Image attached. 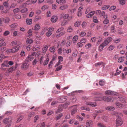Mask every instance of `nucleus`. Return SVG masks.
<instances>
[{
  "mask_svg": "<svg viewBox=\"0 0 127 127\" xmlns=\"http://www.w3.org/2000/svg\"><path fill=\"white\" fill-rule=\"evenodd\" d=\"M112 38L111 37H108L99 46V50L101 51L104 47L107 45L112 40Z\"/></svg>",
  "mask_w": 127,
  "mask_h": 127,
  "instance_id": "f257e3e1",
  "label": "nucleus"
},
{
  "mask_svg": "<svg viewBox=\"0 0 127 127\" xmlns=\"http://www.w3.org/2000/svg\"><path fill=\"white\" fill-rule=\"evenodd\" d=\"M116 116L118 118L116 120V126L118 127L121 126L123 124V121L121 117L119 116V115L121 116L122 114L120 113H117L115 114Z\"/></svg>",
  "mask_w": 127,
  "mask_h": 127,
  "instance_id": "f03ea898",
  "label": "nucleus"
},
{
  "mask_svg": "<svg viewBox=\"0 0 127 127\" xmlns=\"http://www.w3.org/2000/svg\"><path fill=\"white\" fill-rule=\"evenodd\" d=\"M12 118L9 117L8 118H6L3 120V122L6 124H7V126L9 127L11 126L12 123L11 122Z\"/></svg>",
  "mask_w": 127,
  "mask_h": 127,
  "instance_id": "7ed1b4c3",
  "label": "nucleus"
},
{
  "mask_svg": "<svg viewBox=\"0 0 127 127\" xmlns=\"http://www.w3.org/2000/svg\"><path fill=\"white\" fill-rule=\"evenodd\" d=\"M70 108L72 109L71 110V114L72 115H74L77 111V107L76 105L71 106Z\"/></svg>",
  "mask_w": 127,
  "mask_h": 127,
  "instance_id": "20e7f679",
  "label": "nucleus"
},
{
  "mask_svg": "<svg viewBox=\"0 0 127 127\" xmlns=\"http://www.w3.org/2000/svg\"><path fill=\"white\" fill-rule=\"evenodd\" d=\"M29 64L28 63L24 62L22 64L21 68L22 69L26 70L29 67Z\"/></svg>",
  "mask_w": 127,
  "mask_h": 127,
  "instance_id": "39448f33",
  "label": "nucleus"
},
{
  "mask_svg": "<svg viewBox=\"0 0 127 127\" xmlns=\"http://www.w3.org/2000/svg\"><path fill=\"white\" fill-rule=\"evenodd\" d=\"M62 16L63 17L64 19H68V20H70L72 18V16H71L69 17V15L68 14H63Z\"/></svg>",
  "mask_w": 127,
  "mask_h": 127,
  "instance_id": "423d86ee",
  "label": "nucleus"
},
{
  "mask_svg": "<svg viewBox=\"0 0 127 127\" xmlns=\"http://www.w3.org/2000/svg\"><path fill=\"white\" fill-rule=\"evenodd\" d=\"M20 47V46L19 45H18L17 46H15L13 47L12 48V52L13 53L17 52L19 50Z\"/></svg>",
  "mask_w": 127,
  "mask_h": 127,
  "instance_id": "0eeeda50",
  "label": "nucleus"
},
{
  "mask_svg": "<svg viewBox=\"0 0 127 127\" xmlns=\"http://www.w3.org/2000/svg\"><path fill=\"white\" fill-rule=\"evenodd\" d=\"M86 105H90L93 107H95L97 105V104L96 102H87L86 103Z\"/></svg>",
  "mask_w": 127,
  "mask_h": 127,
  "instance_id": "6e6552de",
  "label": "nucleus"
},
{
  "mask_svg": "<svg viewBox=\"0 0 127 127\" xmlns=\"http://www.w3.org/2000/svg\"><path fill=\"white\" fill-rule=\"evenodd\" d=\"M30 4V1L29 0L26 1V3H23L20 6V9L24 8L26 7V4L28 5Z\"/></svg>",
  "mask_w": 127,
  "mask_h": 127,
  "instance_id": "1a4fd4ad",
  "label": "nucleus"
},
{
  "mask_svg": "<svg viewBox=\"0 0 127 127\" xmlns=\"http://www.w3.org/2000/svg\"><path fill=\"white\" fill-rule=\"evenodd\" d=\"M16 68V66H12L10 68L8 69L7 72L8 73H11L14 70H15Z\"/></svg>",
  "mask_w": 127,
  "mask_h": 127,
  "instance_id": "9d476101",
  "label": "nucleus"
},
{
  "mask_svg": "<svg viewBox=\"0 0 127 127\" xmlns=\"http://www.w3.org/2000/svg\"><path fill=\"white\" fill-rule=\"evenodd\" d=\"M95 11H92L89 13L87 15V17L88 18H91L93 15L95 13Z\"/></svg>",
  "mask_w": 127,
  "mask_h": 127,
  "instance_id": "9b49d317",
  "label": "nucleus"
},
{
  "mask_svg": "<svg viewBox=\"0 0 127 127\" xmlns=\"http://www.w3.org/2000/svg\"><path fill=\"white\" fill-rule=\"evenodd\" d=\"M68 6L67 4H64L61 6L60 7V8L62 10H64L67 8Z\"/></svg>",
  "mask_w": 127,
  "mask_h": 127,
  "instance_id": "f8f14e48",
  "label": "nucleus"
},
{
  "mask_svg": "<svg viewBox=\"0 0 127 127\" xmlns=\"http://www.w3.org/2000/svg\"><path fill=\"white\" fill-rule=\"evenodd\" d=\"M102 99L103 100L107 102L110 101L111 100V98L105 96L102 97Z\"/></svg>",
  "mask_w": 127,
  "mask_h": 127,
  "instance_id": "ddd939ff",
  "label": "nucleus"
},
{
  "mask_svg": "<svg viewBox=\"0 0 127 127\" xmlns=\"http://www.w3.org/2000/svg\"><path fill=\"white\" fill-rule=\"evenodd\" d=\"M58 18L57 16H53L51 19V21L52 22H55L58 20Z\"/></svg>",
  "mask_w": 127,
  "mask_h": 127,
  "instance_id": "4468645a",
  "label": "nucleus"
},
{
  "mask_svg": "<svg viewBox=\"0 0 127 127\" xmlns=\"http://www.w3.org/2000/svg\"><path fill=\"white\" fill-rule=\"evenodd\" d=\"M64 105H61V106H59L56 111V113H57L58 112H60L62 111L63 109V107H64Z\"/></svg>",
  "mask_w": 127,
  "mask_h": 127,
  "instance_id": "2eb2a0df",
  "label": "nucleus"
},
{
  "mask_svg": "<svg viewBox=\"0 0 127 127\" xmlns=\"http://www.w3.org/2000/svg\"><path fill=\"white\" fill-rule=\"evenodd\" d=\"M115 104L117 107L122 108L123 107V105L119 102H117L115 103Z\"/></svg>",
  "mask_w": 127,
  "mask_h": 127,
  "instance_id": "dca6fc26",
  "label": "nucleus"
},
{
  "mask_svg": "<svg viewBox=\"0 0 127 127\" xmlns=\"http://www.w3.org/2000/svg\"><path fill=\"white\" fill-rule=\"evenodd\" d=\"M102 97H94L95 101H100L102 100Z\"/></svg>",
  "mask_w": 127,
  "mask_h": 127,
  "instance_id": "f3484780",
  "label": "nucleus"
},
{
  "mask_svg": "<svg viewBox=\"0 0 127 127\" xmlns=\"http://www.w3.org/2000/svg\"><path fill=\"white\" fill-rule=\"evenodd\" d=\"M78 36L76 35H75L73 38L72 39L73 42V43H75L78 39Z\"/></svg>",
  "mask_w": 127,
  "mask_h": 127,
  "instance_id": "a211bd4d",
  "label": "nucleus"
},
{
  "mask_svg": "<svg viewBox=\"0 0 127 127\" xmlns=\"http://www.w3.org/2000/svg\"><path fill=\"white\" fill-rule=\"evenodd\" d=\"M105 109L106 110H108L113 111L114 110L115 108L114 107L112 106H108L106 107Z\"/></svg>",
  "mask_w": 127,
  "mask_h": 127,
  "instance_id": "6ab92c4d",
  "label": "nucleus"
},
{
  "mask_svg": "<svg viewBox=\"0 0 127 127\" xmlns=\"http://www.w3.org/2000/svg\"><path fill=\"white\" fill-rule=\"evenodd\" d=\"M63 116V115L61 113L59 114L56 117V120L57 121L60 119Z\"/></svg>",
  "mask_w": 127,
  "mask_h": 127,
  "instance_id": "aec40b11",
  "label": "nucleus"
},
{
  "mask_svg": "<svg viewBox=\"0 0 127 127\" xmlns=\"http://www.w3.org/2000/svg\"><path fill=\"white\" fill-rule=\"evenodd\" d=\"M124 57H121L119 58L118 60V62L120 63L122 62L124 60Z\"/></svg>",
  "mask_w": 127,
  "mask_h": 127,
  "instance_id": "412c9836",
  "label": "nucleus"
},
{
  "mask_svg": "<svg viewBox=\"0 0 127 127\" xmlns=\"http://www.w3.org/2000/svg\"><path fill=\"white\" fill-rule=\"evenodd\" d=\"M67 97L66 96L62 97L60 99L61 101V102H63L65 101L67 99Z\"/></svg>",
  "mask_w": 127,
  "mask_h": 127,
  "instance_id": "4be33fe9",
  "label": "nucleus"
},
{
  "mask_svg": "<svg viewBox=\"0 0 127 127\" xmlns=\"http://www.w3.org/2000/svg\"><path fill=\"white\" fill-rule=\"evenodd\" d=\"M49 50L52 53H54L55 49L54 46H52L50 48Z\"/></svg>",
  "mask_w": 127,
  "mask_h": 127,
  "instance_id": "5701e85b",
  "label": "nucleus"
},
{
  "mask_svg": "<svg viewBox=\"0 0 127 127\" xmlns=\"http://www.w3.org/2000/svg\"><path fill=\"white\" fill-rule=\"evenodd\" d=\"M65 32H60V33L57 34L56 35L57 37H60L65 34Z\"/></svg>",
  "mask_w": 127,
  "mask_h": 127,
  "instance_id": "b1692460",
  "label": "nucleus"
},
{
  "mask_svg": "<svg viewBox=\"0 0 127 127\" xmlns=\"http://www.w3.org/2000/svg\"><path fill=\"white\" fill-rule=\"evenodd\" d=\"M48 48V47L47 46H45L42 49L43 53H45L47 50Z\"/></svg>",
  "mask_w": 127,
  "mask_h": 127,
  "instance_id": "393cba45",
  "label": "nucleus"
},
{
  "mask_svg": "<svg viewBox=\"0 0 127 127\" xmlns=\"http://www.w3.org/2000/svg\"><path fill=\"white\" fill-rule=\"evenodd\" d=\"M40 28V26L38 24H37L35 25L34 28V30L35 31H38Z\"/></svg>",
  "mask_w": 127,
  "mask_h": 127,
  "instance_id": "a878e982",
  "label": "nucleus"
},
{
  "mask_svg": "<svg viewBox=\"0 0 127 127\" xmlns=\"http://www.w3.org/2000/svg\"><path fill=\"white\" fill-rule=\"evenodd\" d=\"M81 109L82 110H85L88 111H90V109L89 108H87L85 106H82L81 107Z\"/></svg>",
  "mask_w": 127,
  "mask_h": 127,
  "instance_id": "bb28decb",
  "label": "nucleus"
},
{
  "mask_svg": "<svg viewBox=\"0 0 127 127\" xmlns=\"http://www.w3.org/2000/svg\"><path fill=\"white\" fill-rule=\"evenodd\" d=\"M1 65L6 67H8L9 65L8 64V62L7 61H5L4 63L1 64Z\"/></svg>",
  "mask_w": 127,
  "mask_h": 127,
  "instance_id": "cd10ccee",
  "label": "nucleus"
},
{
  "mask_svg": "<svg viewBox=\"0 0 127 127\" xmlns=\"http://www.w3.org/2000/svg\"><path fill=\"white\" fill-rule=\"evenodd\" d=\"M33 42V40L31 39H28L26 40V43L27 44H31Z\"/></svg>",
  "mask_w": 127,
  "mask_h": 127,
  "instance_id": "c85d7f7f",
  "label": "nucleus"
},
{
  "mask_svg": "<svg viewBox=\"0 0 127 127\" xmlns=\"http://www.w3.org/2000/svg\"><path fill=\"white\" fill-rule=\"evenodd\" d=\"M32 19H26V22L29 25H30L32 23Z\"/></svg>",
  "mask_w": 127,
  "mask_h": 127,
  "instance_id": "c756f323",
  "label": "nucleus"
},
{
  "mask_svg": "<svg viewBox=\"0 0 127 127\" xmlns=\"http://www.w3.org/2000/svg\"><path fill=\"white\" fill-rule=\"evenodd\" d=\"M34 112H31L28 115V120H30L31 117L32 116L34 115Z\"/></svg>",
  "mask_w": 127,
  "mask_h": 127,
  "instance_id": "7c9ffc66",
  "label": "nucleus"
},
{
  "mask_svg": "<svg viewBox=\"0 0 127 127\" xmlns=\"http://www.w3.org/2000/svg\"><path fill=\"white\" fill-rule=\"evenodd\" d=\"M110 7L109 5H105L102 7L101 9L103 10H106L108 8Z\"/></svg>",
  "mask_w": 127,
  "mask_h": 127,
  "instance_id": "2f4dec72",
  "label": "nucleus"
},
{
  "mask_svg": "<svg viewBox=\"0 0 127 127\" xmlns=\"http://www.w3.org/2000/svg\"><path fill=\"white\" fill-rule=\"evenodd\" d=\"M103 63L102 62H99L97 63H96L95 64V65L96 66H98L101 65H103Z\"/></svg>",
  "mask_w": 127,
  "mask_h": 127,
  "instance_id": "473e14b6",
  "label": "nucleus"
},
{
  "mask_svg": "<svg viewBox=\"0 0 127 127\" xmlns=\"http://www.w3.org/2000/svg\"><path fill=\"white\" fill-rule=\"evenodd\" d=\"M86 35V33L84 32H82L79 33V35L80 37H83Z\"/></svg>",
  "mask_w": 127,
  "mask_h": 127,
  "instance_id": "72a5a7b5",
  "label": "nucleus"
},
{
  "mask_svg": "<svg viewBox=\"0 0 127 127\" xmlns=\"http://www.w3.org/2000/svg\"><path fill=\"white\" fill-rule=\"evenodd\" d=\"M92 124V122L91 121H88L86 122V124L89 126H91Z\"/></svg>",
  "mask_w": 127,
  "mask_h": 127,
  "instance_id": "f704fd0d",
  "label": "nucleus"
},
{
  "mask_svg": "<svg viewBox=\"0 0 127 127\" xmlns=\"http://www.w3.org/2000/svg\"><path fill=\"white\" fill-rule=\"evenodd\" d=\"M81 22L79 21H77L74 23V25L75 27H77L80 25Z\"/></svg>",
  "mask_w": 127,
  "mask_h": 127,
  "instance_id": "c9c22d12",
  "label": "nucleus"
},
{
  "mask_svg": "<svg viewBox=\"0 0 127 127\" xmlns=\"http://www.w3.org/2000/svg\"><path fill=\"white\" fill-rule=\"evenodd\" d=\"M48 6L46 5H44L42 6L41 7V9L43 10H44L48 8Z\"/></svg>",
  "mask_w": 127,
  "mask_h": 127,
  "instance_id": "e433bc0d",
  "label": "nucleus"
},
{
  "mask_svg": "<svg viewBox=\"0 0 127 127\" xmlns=\"http://www.w3.org/2000/svg\"><path fill=\"white\" fill-rule=\"evenodd\" d=\"M67 23V22L65 20H64L62 22L61 25L62 26H64L66 25Z\"/></svg>",
  "mask_w": 127,
  "mask_h": 127,
  "instance_id": "4c0bfd02",
  "label": "nucleus"
},
{
  "mask_svg": "<svg viewBox=\"0 0 127 127\" xmlns=\"http://www.w3.org/2000/svg\"><path fill=\"white\" fill-rule=\"evenodd\" d=\"M97 126L99 127H105V126L101 123H99L97 124Z\"/></svg>",
  "mask_w": 127,
  "mask_h": 127,
  "instance_id": "58836bf2",
  "label": "nucleus"
},
{
  "mask_svg": "<svg viewBox=\"0 0 127 127\" xmlns=\"http://www.w3.org/2000/svg\"><path fill=\"white\" fill-rule=\"evenodd\" d=\"M114 46L112 45H111L109 46L108 48V50L109 51H111L114 48Z\"/></svg>",
  "mask_w": 127,
  "mask_h": 127,
  "instance_id": "ea45409f",
  "label": "nucleus"
},
{
  "mask_svg": "<svg viewBox=\"0 0 127 127\" xmlns=\"http://www.w3.org/2000/svg\"><path fill=\"white\" fill-rule=\"evenodd\" d=\"M119 2L120 4L123 5L125 4V0H119Z\"/></svg>",
  "mask_w": 127,
  "mask_h": 127,
  "instance_id": "a19ab883",
  "label": "nucleus"
},
{
  "mask_svg": "<svg viewBox=\"0 0 127 127\" xmlns=\"http://www.w3.org/2000/svg\"><path fill=\"white\" fill-rule=\"evenodd\" d=\"M32 30L30 29L28 32V33L29 34V36H31L32 35Z\"/></svg>",
  "mask_w": 127,
  "mask_h": 127,
  "instance_id": "79ce46f5",
  "label": "nucleus"
},
{
  "mask_svg": "<svg viewBox=\"0 0 127 127\" xmlns=\"http://www.w3.org/2000/svg\"><path fill=\"white\" fill-rule=\"evenodd\" d=\"M23 117L22 116H20L19 118H18L17 119V123H18L19 122H20V121L22 120L23 118Z\"/></svg>",
  "mask_w": 127,
  "mask_h": 127,
  "instance_id": "37998d69",
  "label": "nucleus"
},
{
  "mask_svg": "<svg viewBox=\"0 0 127 127\" xmlns=\"http://www.w3.org/2000/svg\"><path fill=\"white\" fill-rule=\"evenodd\" d=\"M93 21L95 23H97L98 22V20L97 19V18L96 16H94L93 18Z\"/></svg>",
  "mask_w": 127,
  "mask_h": 127,
  "instance_id": "c03bdc74",
  "label": "nucleus"
},
{
  "mask_svg": "<svg viewBox=\"0 0 127 127\" xmlns=\"http://www.w3.org/2000/svg\"><path fill=\"white\" fill-rule=\"evenodd\" d=\"M49 59L48 58H46V60L43 63V65H46L48 64V61H49Z\"/></svg>",
  "mask_w": 127,
  "mask_h": 127,
  "instance_id": "a18cd8bd",
  "label": "nucleus"
},
{
  "mask_svg": "<svg viewBox=\"0 0 127 127\" xmlns=\"http://www.w3.org/2000/svg\"><path fill=\"white\" fill-rule=\"evenodd\" d=\"M17 25L16 23H15L12 24V25L10 26V27L11 28H14L16 27Z\"/></svg>",
  "mask_w": 127,
  "mask_h": 127,
  "instance_id": "49530a36",
  "label": "nucleus"
},
{
  "mask_svg": "<svg viewBox=\"0 0 127 127\" xmlns=\"http://www.w3.org/2000/svg\"><path fill=\"white\" fill-rule=\"evenodd\" d=\"M19 10V8H17L13 10V11L14 13H18Z\"/></svg>",
  "mask_w": 127,
  "mask_h": 127,
  "instance_id": "de8ad7c7",
  "label": "nucleus"
},
{
  "mask_svg": "<svg viewBox=\"0 0 127 127\" xmlns=\"http://www.w3.org/2000/svg\"><path fill=\"white\" fill-rule=\"evenodd\" d=\"M63 29L64 28L63 27H62L58 29V30L56 32L57 33H59L61 31H62Z\"/></svg>",
  "mask_w": 127,
  "mask_h": 127,
  "instance_id": "09e8293b",
  "label": "nucleus"
},
{
  "mask_svg": "<svg viewBox=\"0 0 127 127\" xmlns=\"http://www.w3.org/2000/svg\"><path fill=\"white\" fill-rule=\"evenodd\" d=\"M92 45L90 43H88L87 44L85 45V47L87 49H89L91 47V46Z\"/></svg>",
  "mask_w": 127,
  "mask_h": 127,
  "instance_id": "8fccbe9b",
  "label": "nucleus"
},
{
  "mask_svg": "<svg viewBox=\"0 0 127 127\" xmlns=\"http://www.w3.org/2000/svg\"><path fill=\"white\" fill-rule=\"evenodd\" d=\"M10 19L8 18H6L4 20V22L5 23H7L10 21Z\"/></svg>",
  "mask_w": 127,
  "mask_h": 127,
  "instance_id": "3c124183",
  "label": "nucleus"
},
{
  "mask_svg": "<svg viewBox=\"0 0 127 127\" xmlns=\"http://www.w3.org/2000/svg\"><path fill=\"white\" fill-rule=\"evenodd\" d=\"M62 67L63 66L62 65H60L56 68L55 71H58L59 70H60L62 68Z\"/></svg>",
  "mask_w": 127,
  "mask_h": 127,
  "instance_id": "603ef678",
  "label": "nucleus"
},
{
  "mask_svg": "<svg viewBox=\"0 0 127 127\" xmlns=\"http://www.w3.org/2000/svg\"><path fill=\"white\" fill-rule=\"evenodd\" d=\"M109 20L107 19H105L103 22V23L104 24H107L109 23Z\"/></svg>",
  "mask_w": 127,
  "mask_h": 127,
  "instance_id": "864d4df0",
  "label": "nucleus"
},
{
  "mask_svg": "<svg viewBox=\"0 0 127 127\" xmlns=\"http://www.w3.org/2000/svg\"><path fill=\"white\" fill-rule=\"evenodd\" d=\"M96 39L95 37H93L91 38V41L93 42H95L96 41Z\"/></svg>",
  "mask_w": 127,
  "mask_h": 127,
  "instance_id": "5fc2aeb1",
  "label": "nucleus"
},
{
  "mask_svg": "<svg viewBox=\"0 0 127 127\" xmlns=\"http://www.w3.org/2000/svg\"><path fill=\"white\" fill-rule=\"evenodd\" d=\"M3 5L4 7H7L8 6V3L7 2H5L3 3Z\"/></svg>",
  "mask_w": 127,
  "mask_h": 127,
  "instance_id": "6e6d98bb",
  "label": "nucleus"
},
{
  "mask_svg": "<svg viewBox=\"0 0 127 127\" xmlns=\"http://www.w3.org/2000/svg\"><path fill=\"white\" fill-rule=\"evenodd\" d=\"M10 33L8 31H6L3 33V35L4 36H7Z\"/></svg>",
  "mask_w": 127,
  "mask_h": 127,
  "instance_id": "4d7b16f0",
  "label": "nucleus"
},
{
  "mask_svg": "<svg viewBox=\"0 0 127 127\" xmlns=\"http://www.w3.org/2000/svg\"><path fill=\"white\" fill-rule=\"evenodd\" d=\"M83 46V44L79 42L77 43V46L78 48L81 47Z\"/></svg>",
  "mask_w": 127,
  "mask_h": 127,
  "instance_id": "13d9d810",
  "label": "nucleus"
},
{
  "mask_svg": "<svg viewBox=\"0 0 127 127\" xmlns=\"http://www.w3.org/2000/svg\"><path fill=\"white\" fill-rule=\"evenodd\" d=\"M62 49L61 48H59L58 50V53L59 54H61L62 53Z\"/></svg>",
  "mask_w": 127,
  "mask_h": 127,
  "instance_id": "bf43d9fd",
  "label": "nucleus"
},
{
  "mask_svg": "<svg viewBox=\"0 0 127 127\" xmlns=\"http://www.w3.org/2000/svg\"><path fill=\"white\" fill-rule=\"evenodd\" d=\"M6 52H7V53H13V52H12V48L11 49H7V50H6Z\"/></svg>",
  "mask_w": 127,
  "mask_h": 127,
  "instance_id": "052dcab7",
  "label": "nucleus"
},
{
  "mask_svg": "<svg viewBox=\"0 0 127 127\" xmlns=\"http://www.w3.org/2000/svg\"><path fill=\"white\" fill-rule=\"evenodd\" d=\"M116 8V7L115 6H111L110 8L109 9V10L111 11V10H114Z\"/></svg>",
  "mask_w": 127,
  "mask_h": 127,
  "instance_id": "680f3d73",
  "label": "nucleus"
},
{
  "mask_svg": "<svg viewBox=\"0 0 127 127\" xmlns=\"http://www.w3.org/2000/svg\"><path fill=\"white\" fill-rule=\"evenodd\" d=\"M73 31L72 28L71 27H69L67 30V31L68 32H70Z\"/></svg>",
  "mask_w": 127,
  "mask_h": 127,
  "instance_id": "e2e57ef3",
  "label": "nucleus"
},
{
  "mask_svg": "<svg viewBox=\"0 0 127 127\" xmlns=\"http://www.w3.org/2000/svg\"><path fill=\"white\" fill-rule=\"evenodd\" d=\"M28 11V9H27V8H26L23 9L21 10V11L22 13H24L27 12Z\"/></svg>",
  "mask_w": 127,
  "mask_h": 127,
  "instance_id": "0e129e2a",
  "label": "nucleus"
},
{
  "mask_svg": "<svg viewBox=\"0 0 127 127\" xmlns=\"http://www.w3.org/2000/svg\"><path fill=\"white\" fill-rule=\"evenodd\" d=\"M28 58H29L30 61H31L33 58V57L32 56H28L27 57V59H28Z\"/></svg>",
  "mask_w": 127,
  "mask_h": 127,
  "instance_id": "69168bd1",
  "label": "nucleus"
},
{
  "mask_svg": "<svg viewBox=\"0 0 127 127\" xmlns=\"http://www.w3.org/2000/svg\"><path fill=\"white\" fill-rule=\"evenodd\" d=\"M87 40L85 38H83L81 40V42L82 43H85L86 42Z\"/></svg>",
  "mask_w": 127,
  "mask_h": 127,
  "instance_id": "338daca9",
  "label": "nucleus"
},
{
  "mask_svg": "<svg viewBox=\"0 0 127 127\" xmlns=\"http://www.w3.org/2000/svg\"><path fill=\"white\" fill-rule=\"evenodd\" d=\"M17 4L15 3H13L10 6L11 8H14L15 6H16Z\"/></svg>",
  "mask_w": 127,
  "mask_h": 127,
  "instance_id": "774afa93",
  "label": "nucleus"
}]
</instances>
